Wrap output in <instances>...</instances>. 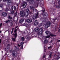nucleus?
<instances>
[{
	"label": "nucleus",
	"mask_w": 60,
	"mask_h": 60,
	"mask_svg": "<svg viewBox=\"0 0 60 60\" xmlns=\"http://www.w3.org/2000/svg\"><path fill=\"white\" fill-rule=\"evenodd\" d=\"M43 29L42 28H36L34 30V31L35 32H38L37 34L38 36H39L40 34L41 35H42L43 33Z\"/></svg>",
	"instance_id": "f257e3e1"
},
{
	"label": "nucleus",
	"mask_w": 60,
	"mask_h": 60,
	"mask_svg": "<svg viewBox=\"0 0 60 60\" xmlns=\"http://www.w3.org/2000/svg\"><path fill=\"white\" fill-rule=\"evenodd\" d=\"M51 24V22H50L49 21L47 22L46 23V24L45 25V27L46 28H47L48 27L50 26V25Z\"/></svg>",
	"instance_id": "f03ea898"
},
{
	"label": "nucleus",
	"mask_w": 60,
	"mask_h": 60,
	"mask_svg": "<svg viewBox=\"0 0 60 60\" xmlns=\"http://www.w3.org/2000/svg\"><path fill=\"white\" fill-rule=\"evenodd\" d=\"M29 9L27 8V9L26 10V12H25V18H27V17H28V12L29 11Z\"/></svg>",
	"instance_id": "7ed1b4c3"
},
{
	"label": "nucleus",
	"mask_w": 60,
	"mask_h": 60,
	"mask_svg": "<svg viewBox=\"0 0 60 60\" xmlns=\"http://www.w3.org/2000/svg\"><path fill=\"white\" fill-rule=\"evenodd\" d=\"M12 55L14 57H16L17 56V54L15 53V50H14L12 52Z\"/></svg>",
	"instance_id": "20e7f679"
},
{
	"label": "nucleus",
	"mask_w": 60,
	"mask_h": 60,
	"mask_svg": "<svg viewBox=\"0 0 60 60\" xmlns=\"http://www.w3.org/2000/svg\"><path fill=\"white\" fill-rule=\"evenodd\" d=\"M39 13L38 12L36 14H35V16H34L32 18L33 20H34L35 19H36L37 18V17L39 15Z\"/></svg>",
	"instance_id": "39448f33"
},
{
	"label": "nucleus",
	"mask_w": 60,
	"mask_h": 60,
	"mask_svg": "<svg viewBox=\"0 0 60 60\" xmlns=\"http://www.w3.org/2000/svg\"><path fill=\"white\" fill-rule=\"evenodd\" d=\"M20 14L22 17H24L25 15V16H26V14H25V13H24L21 11L20 12Z\"/></svg>",
	"instance_id": "423d86ee"
},
{
	"label": "nucleus",
	"mask_w": 60,
	"mask_h": 60,
	"mask_svg": "<svg viewBox=\"0 0 60 60\" xmlns=\"http://www.w3.org/2000/svg\"><path fill=\"white\" fill-rule=\"evenodd\" d=\"M27 22H28V23H30L32 22V19H27L26 20Z\"/></svg>",
	"instance_id": "0eeeda50"
},
{
	"label": "nucleus",
	"mask_w": 60,
	"mask_h": 60,
	"mask_svg": "<svg viewBox=\"0 0 60 60\" xmlns=\"http://www.w3.org/2000/svg\"><path fill=\"white\" fill-rule=\"evenodd\" d=\"M2 15L3 17H6L7 15V13L6 12H4L2 14Z\"/></svg>",
	"instance_id": "6e6552de"
},
{
	"label": "nucleus",
	"mask_w": 60,
	"mask_h": 60,
	"mask_svg": "<svg viewBox=\"0 0 60 60\" xmlns=\"http://www.w3.org/2000/svg\"><path fill=\"white\" fill-rule=\"evenodd\" d=\"M30 3L31 4H35V1L34 0H31L30 1Z\"/></svg>",
	"instance_id": "1a4fd4ad"
},
{
	"label": "nucleus",
	"mask_w": 60,
	"mask_h": 60,
	"mask_svg": "<svg viewBox=\"0 0 60 60\" xmlns=\"http://www.w3.org/2000/svg\"><path fill=\"white\" fill-rule=\"evenodd\" d=\"M38 24V21L36 20L34 22V25L35 26H37Z\"/></svg>",
	"instance_id": "9d476101"
},
{
	"label": "nucleus",
	"mask_w": 60,
	"mask_h": 60,
	"mask_svg": "<svg viewBox=\"0 0 60 60\" xmlns=\"http://www.w3.org/2000/svg\"><path fill=\"white\" fill-rule=\"evenodd\" d=\"M4 1H6L7 4H8L9 3H11V0H3Z\"/></svg>",
	"instance_id": "9b49d317"
},
{
	"label": "nucleus",
	"mask_w": 60,
	"mask_h": 60,
	"mask_svg": "<svg viewBox=\"0 0 60 60\" xmlns=\"http://www.w3.org/2000/svg\"><path fill=\"white\" fill-rule=\"evenodd\" d=\"M24 3H25L23 4L22 5V6L23 8H25L26 7V4H27L26 2H24Z\"/></svg>",
	"instance_id": "f8f14e48"
},
{
	"label": "nucleus",
	"mask_w": 60,
	"mask_h": 60,
	"mask_svg": "<svg viewBox=\"0 0 60 60\" xmlns=\"http://www.w3.org/2000/svg\"><path fill=\"white\" fill-rule=\"evenodd\" d=\"M24 26H26L27 28H29V26L28 25V24H26V23H25Z\"/></svg>",
	"instance_id": "ddd939ff"
},
{
	"label": "nucleus",
	"mask_w": 60,
	"mask_h": 60,
	"mask_svg": "<svg viewBox=\"0 0 60 60\" xmlns=\"http://www.w3.org/2000/svg\"><path fill=\"white\" fill-rule=\"evenodd\" d=\"M30 8L31 10H33V11H35L36 9H35V8H34L33 7H30Z\"/></svg>",
	"instance_id": "4468645a"
},
{
	"label": "nucleus",
	"mask_w": 60,
	"mask_h": 60,
	"mask_svg": "<svg viewBox=\"0 0 60 60\" xmlns=\"http://www.w3.org/2000/svg\"><path fill=\"white\" fill-rule=\"evenodd\" d=\"M12 9L13 11H14L16 10V7L14 6H13L12 7Z\"/></svg>",
	"instance_id": "2eb2a0df"
},
{
	"label": "nucleus",
	"mask_w": 60,
	"mask_h": 60,
	"mask_svg": "<svg viewBox=\"0 0 60 60\" xmlns=\"http://www.w3.org/2000/svg\"><path fill=\"white\" fill-rule=\"evenodd\" d=\"M48 40H47V39H45L44 40V43L45 44H47L48 43Z\"/></svg>",
	"instance_id": "dca6fc26"
},
{
	"label": "nucleus",
	"mask_w": 60,
	"mask_h": 60,
	"mask_svg": "<svg viewBox=\"0 0 60 60\" xmlns=\"http://www.w3.org/2000/svg\"><path fill=\"white\" fill-rule=\"evenodd\" d=\"M24 21V19H21L19 21V22L20 23H22V22H23Z\"/></svg>",
	"instance_id": "f3484780"
},
{
	"label": "nucleus",
	"mask_w": 60,
	"mask_h": 60,
	"mask_svg": "<svg viewBox=\"0 0 60 60\" xmlns=\"http://www.w3.org/2000/svg\"><path fill=\"white\" fill-rule=\"evenodd\" d=\"M50 32L49 31H47L45 32V33L46 34H50Z\"/></svg>",
	"instance_id": "a211bd4d"
},
{
	"label": "nucleus",
	"mask_w": 60,
	"mask_h": 60,
	"mask_svg": "<svg viewBox=\"0 0 60 60\" xmlns=\"http://www.w3.org/2000/svg\"><path fill=\"white\" fill-rule=\"evenodd\" d=\"M3 7H4L3 5L2 4H0V8H3Z\"/></svg>",
	"instance_id": "6ab92c4d"
},
{
	"label": "nucleus",
	"mask_w": 60,
	"mask_h": 60,
	"mask_svg": "<svg viewBox=\"0 0 60 60\" xmlns=\"http://www.w3.org/2000/svg\"><path fill=\"white\" fill-rule=\"evenodd\" d=\"M57 56H56V60H58V59L60 58V57L59 56H58V55H57Z\"/></svg>",
	"instance_id": "aec40b11"
},
{
	"label": "nucleus",
	"mask_w": 60,
	"mask_h": 60,
	"mask_svg": "<svg viewBox=\"0 0 60 60\" xmlns=\"http://www.w3.org/2000/svg\"><path fill=\"white\" fill-rule=\"evenodd\" d=\"M52 52H51L50 53V55H49V57L50 58H51V56H52Z\"/></svg>",
	"instance_id": "412c9836"
},
{
	"label": "nucleus",
	"mask_w": 60,
	"mask_h": 60,
	"mask_svg": "<svg viewBox=\"0 0 60 60\" xmlns=\"http://www.w3.org/2000/svg\"><path fill=\"white\" fill-rule=\"evenodd\" d=\"M16 38H12V40L13 41H16Z\"/></svg>",
	"instance_id": "4be33fe9"
},
{
	"label": "nucleus",
	"mask_w": 60,
	"mask_h": 60,
	"mask_svg": "<svg viewBox=\"0 0 60 60\" xmlns=\"http://www.w3.org/2000/svg\"><path fill=\"white\" fill-rule=\"evenodd\" d=\"M21 40L22 41H24V40H25V38L24 37H22L21 38Z\"/></svg>",
	"instance_id": "5701e85b"
},
{
	"label": "nucleus",
	"mask_w": 60,
	"mask_h": 60,
	"mask_svg": "<svg viewBox=\"0 0 60 60\" xmlns=\"http://www.w3.org/2000/svg\"><path fill=\"white\" fill-rule=\"evenodd\" d=\"M14 37L15 38H16L17 36V33H15L14 34Z\"/></svg>",
	"instance_id": "b1692460"
},
{
	"label": "nucleus",
	"mask_w": 60,
	"mask_h": 60,
	"mask_svg": "<svg viewBox=\"0 0 60 60\" xmlns=\"http://www.w3.org/2000/svg\"><path fill=\"white\" fill-rule=\"evenodd\" d=\"M56 8H57V9H59L60 8V5H59L58 6H57L56 7Z\"/></svg>",
	"instance_id": "393cba45"
},
{
	"label": "nucleus",
	"mask_w": 60,
	"mask_h": 60,
	"mask_svg": "<svg viewBox=\"0 0 60 60\" xmlns=\"http://www.w3.org/2000/svg\"><path fill=\"white\" fill-rule=\"evenodd\" d=\"M8 18L9 19H12V17L10 16H8Z\"/></svg>",
	"instance_id": "a878e982"
},
{
	"label": "nucleus",
	"mask_w": 60,
	"mask_h": 60,
	"mask_svg": "<svg viewBox=\"0 0 60 60\" xmlns=\"http://www.w3.org/2000/svg\"><path fill=\"white\" fill-rule=\"evenodd\" d=\"M44 13H43V15L44 16H48V15L46 14H44Z\"/></svg>",
	"instance_id": "bb28decb"
},
{
	"label": "nucleus",
	"mask_w": 60,
	"mask_h": 60,
	"mask_svg": "<svg viewBox=\"0 0 60 60\" xmlns=\"http://www.w3.org/2000/svg\"><path fill=\"white\" fill-rule=\"evenodd\" d=\"M10 48V44H9L7 45V48L9 49Z\"/></svg>",
	"instance_id": "cd10ccee"
},
{
	"label": "nucleus",
	"mask_w": 60,
	"mask_h": 60,
	"mask_svg": "<svg viewBox=\"0 0 60 60\" xmlns=\"http://www.w3.org/2000/svg\"><path fill=\"white\" fill-rule=\"evenodd\" d=\"M50 35H48V36H45V37L46 38H48L50 37Z\"/></svg>",
	"instance_id": "c85d7f7f"
},
{
	"label": "nucleus",
	"mask_w": 60,
	"mask_h": 60,
	"mask_svg": "<svg viewBox=\"0 0 60 60\" xmlns=\"http://www.w3.org/2000/svg\"><path fill=\"white\" fill-rule=\"evenodd\" d=\"M51 36V37H53V36H54V35L53 34H50H50H49Z\"/></svg>",
	"instance_id": "c756f323"
},
{
	"label": "nucleus",
	"mask_w": 60,
	"mask_h": 60,
	"mask_svg": "<svg viewBox=\"0 0 60 60\" xmlns=\"http://www.w3.org/2000/svg\"><path fill=\"white\" fill-rule=\"evenodd\" d=\"M29 35H27L26 36V39H29L28 38H29Z\"/></svg>",
	"instance_id": "7c9ffc66"
},
{
	"label": "nucleus",
	"mask_w": 60,
	"mask_h": 60,
	"mask_svg": "<svg viewBox=\"0 0 60 60\" xmlns=\"http://www.w3.org/2000/svg\"><path fill=\"white\" fill-rule=\"evenodd\" d=\"M10 21H11V20H8L7 21H5V22L6 23H8V22H10Z\"/></svg>",
	"instance_id": "2f4dec72"
},
{
	"label": "nucleus",
	"mask_w": 60,
	"mask_h": 60,
	"mask_svg": "<svg viewBox=\"0 0 60 60\" xmlns=\"http://www.w3.org/2000/svg\"><path fill=\"white\" fill-rule=\"evenodd\" d=\"M13 30H14V28H13L12 29V30L11 31V34H12L13 33Z\"/></svg>",
	"instance_id": "473e14b6"
},
{
	"label": "nucleus",
	"mask_w": 60,
	"mask_h": 60,
	"mask_svg": "<svg viewBox=\"0 0 60 60\" xmlns=\"http://www.w3.org/2000/svg\"><path fill=\"white\" fill-rule=\"evenodd\" d=\"M55 20H56V19H53L52 20H51V21L52 22H55Z\"/></svg>",
	"instance_id": "72a5a7b5"
},
{
	"label": "nucleus",
	"mask_w": 60,
	"mask_h": 60,
	"mask_svg": "<svg viewBox=\"0 0 60 60\" xmlns=\"http://www.w3.org/2000/svg\"><path fill=\"white\" fill-rule=\"evenodd\" d=\"M8 49L7 48H5V50L6 51H8Z\"/></svg>",
	"instance_id": "f704fd0d"
},
{
	"label": "nucleus",
	"mask_w": 60,
	"mask_h": 60,
	"mask_svg": "<svg viewBox=\"0 0 60 60\" xmlns=\"http://www.w3.org/2000/svg\"><path fill=\"white\" fill-rule=\"evenodd\" d=\"M21 45H23V44H24V42H22L21 43H20Z\"/></svg>",
	"instance_id": "c9c22d12"
},
{
	"label": "nucleus",
	"mask_w": 60,
	"mask_h": 60,
	"mask_svg": "<svg viewBox=\"0 0 60 60\" xmlns=\"http://www.w3.org/2000/svg\"><path fill=\"white\" fill-rule=\"evenodd\" d=\"M17 29H15L14 31V32L15 33H16V32H17Z\"/></svg>",
	"instance_id": "e433bc0d"
},
{
	"label": "nucleus",
	"mask_w": 60,
	"mask_h": 60,
	"mask_svg": "<svg viewBox=\"0 0 60 60\" xmlns=\"http://www.w3.org/2000/svg\"><path fill=\"white\" fill-rule=\"evenodd\" d=\"M11 14H14V11H11Z\"/></svg>",
	"instance_id": "4c0bfd02"
},
{
	"label": "nucleus",
	"mask_w": 60,
	"mask_h": 60,
	"mask_svg": "<svg viewBox=\"0 0 60 60\" xmlns=\"http://www.w3.org/2000/svg\"><path fill=\"white\" fill-rule=\"evenodd\" d=\"M52 48V46H50L48 48V49H51Z\"/></svg>",
	"instance_id": "58836bf2"
},
{
	"label": "nucleus",
	"mask_w": 60,
	"mask_h": 60,
	"mask_svg": "<svg viewBox=\"0 0 60 60\" xmlns=\"http://www.w3.org/2000/svg\"><path fill=\"white\" fill-rule=\"evenodd\" d=\"M9 11V9H8L6 8L5 10V11Z\"/></svg>",
	"instance_id": "ea45409f"
},
{
	"label": "nucleus",
	"mask_w": 60,
	"mask_h": 60,
	"mask_svg": "<svg viewBox=\"0 0 60 60\" xmlns=\"http://www.w3.org/2000/svg\"><path fill=\"white\" fill-rule=\"evenodd\" d=\"M23 48V45H22L21 46V49H22Z\"/></svg>",
	"instance_id": "a19ab883"
},
{
	"label": "nucleus",
	"mask_w": 60,
	"mask_h": 60,
	"mask_svg": "<svg viewBox=\"0 0 60 60\" xmlns=\"http://www.w3.org/2000/svg\"><path fill=\"white\" fill-rule=\"evenodd\" d=\"M17 12H16V13L15 14V16H17Z\"/></svg>",
	"instance_id": "79ce46f5"
},
{
	"label": "nucleus",
	"mask_w": 60,
	"mask_h": 60,
	"mask_svg": "<svg viewBox=\"0 0 60 60\" xmlns=\"http://www.w3.org/2000/svg\"><path fill=\"white\" fill-rule=\"evenodd\" d=\"M2 23H1L0 25V27H1V26H2Z\"/></svg>",
	"instance_id": "37998d69"
},
{
	"label": "nucleus",
	"mask_w": 60,
	"mask_h": 60,
	"mask_svg": "<svg viewBox=\"0 0 60 60\" xmlns=\"http://www.w3.org/2000/svg\"><path fill=\"white\" fill-rule=\"evenodd\" d=\"M2 42V40H1V39H0V44H1V42Z\"/></svg>",
	"instance_id": "c03bdc74"
},
{
	"label": "nucleus",
	"mask_w": 60,
	"mask_h": 60,
	"mask_svg": "<svg viewBox=\"0 0 60 60\" xmlns=\"http://www.w3.org/2000/svg\"><path fill=\"white\" fill-rule=\"evenodd\" d=\"M42 6H41V7H43L44 6L43 5H42Z\"/></svg>",
	"instance_id": "a18cd8bd"
},
{
	"label": "nucleus",
	"mask_w": 60,
	"mask_h": 60,
	"mask_svg": "<svg viewBox=\"0 0 60 60\" xmlns=\"http://www.w3.org/2000/svg\"><path fill=\"white\" fill-rule=\"evenodd\" d=\"M29 13L30 14H31V13H32V12H29Z\"/></svg>",
	"instance_id": "49530a36"
},
{
	"label": "nucleus",
	"mask_w": 60,
	"mask_h": 60,
	"mask_svg": "<svg viewBox=\"0 0 60 60\" xmlns=\"http://www.w3.org/2000/svg\"><path fill=\"white\" fill-rule=\"evenodd\" d=\"M45 11V9H44V10L43 11V12H44V11Z\"/></svg>",
	"instance_id": "de8ad7c7"
},
{
	"label": "nucleus",
	"mask_w": 60,
	"mask_h": 60,
	"mask_svg": "<svg viewBox=\"0 0 60 60\" xmlns=\"http://www.w3.org/2000/svg\"><path fill=\"white\" fill-rule=\"evenodd\" d=\"M45 55H44L43 56V58H45Z\"/></svg>",
	"instance_id": "09e8293b"
},
{
	"label": "nucleus",
	"mask_w": 60,
	"mask_h": 60,
	"mask_svg": "<svg viewBox=\"0 0 60 60\" xmlns=\"http://www.w3.org/2000/svg\"><path fill=\"white\" fill-rule=\"evenodd\" d=\"M18 26H16L15 28V29H16V28H17V27H18Z\"/></svg>",
	"instance_id": "8fccbe9b"
},
{
	"label": "nucleus",
	"mask_w": 60,
	"mask_h": 60,
	"mask_svg": "<svg viewBox=\"0 0 60 60\" xmlns=\"http://www.w3.org/2000/svg\"><path fill=\"white\" fill-rule=\"evenodd\" d=\"M42 37V38H42L43 39H44V37Z\"/></svg>",
	"instance_id": "3c124183"
},
{
	"label": "nucleus",
	"mask_w": 60,
	"mask_h": 60,
	"mask_svg": "<svg viewBox=\"0 0 60 60\" xmlns=\"http://www.w3.org/2000/svg\"><path fill=\"white\" fill-rule=\"evenodd\" d=\"M18 47H20V45H19V44H18Z\"/></svg>",
	"instance_id": "603ef678"
},
{
	"label": "nucleus",
	"mask_w": 60,
	"mask_h": 60,
	"mask_svg": "<svg viewBox=\"0 0 60 60\" xmlns=\"http://www.w3.org/2000/svg\"><path fill=\"white\" fill-rule=\"evenodd\" d=\"M58 31L59 32H60V29Z\"/></svg>",
	"instance_id": "864d4df0"
},
{
	"label": "nucleus",
	"mask_w": 60,
	"mask_h": 60,
	"mask_svg": "<svg viewBox=\"0 0 60 60\" xmlns=\"http://www.w3.org/2000/svg\"><path fill=\"white\" fill-rule=\"evenodd\" d=\"M58 1H59V2H60V0H58Z\"/></svg>",
	"instance_id": "5fc2aeb1"
},
{
	"label": "nucleus",
	"mask_w": 60,
	"mask_h": 60,
	"mask_svg": "<svg viewBox=\"0 0 60 60\" xmlns=\"http://www.w3.org/2000/svg\"><path fill=\"white\" fill-rule=\"evenodd\" d=\"M1 1H2V0H0V3L1 2Z\"/></svg>",
	"instance_id": "6e6d98bb"
},
{
	"label": "nucleus",
	"mask_w": 60,
	"mask_h": 60,
	"mask_svg": "<svg viewBox=\"0 0 60 60\" xmlns=\"http://www.w3.org/2000/svg\"><path fill=\"white\" fill-rule=\"evenodd\" d=\"M2 33V31H0V33Z\"/></svg>",
	"instance_id": "4d7b16f0"
},
{
	"label": "nucleus",
	"mask_w": 60,
	"mask_h": 60,
	"mask_svg": "<svg viewBox=\"0 0 60 60\" xmlns=\"http://www.w3.org/2000/svg\"><path fill=\"white\" fill-rule=\"evenodd\" d=\"M12 60H13V59H14V58H12Z\"/></svg>",
	"instance_id": "13d9d810"
},
{
	"label": "nucleus",
	"mask_w": 60,
	"mask_h": 60,
	"mask_svg": "<svg viewBox=\"0 0 60 60\" xmlns=\"http://www.w3.org/2000/svg\"><path fill=\"white\" fill-rule=\"evenodd\" d=\"M5 55H6H6H7V53H6Z\"/></svg>",
	"instance_id": "bf43d9fd"
},
{
	"label": "nucleus",
	"mask_w": 60,
	"mask_h": 60,
	"mask_svg": "<svg viewBox=\"0 0 60 60\" xmlns=\"http://www.w3.org/2000/svg\"><path fill=\"white\" fill-rule=\"evenodd\" d=\"M39 39H40L41 40V38H39Z\"/></svg>",
	"instance_id": "052dcab7"
},
{
	"label": "nucleus",
	"mask_w": 60,
	"mask_h": 60,
	"mask_svg": "<svg viewBox=\"0 0 60 60\" xmlns=\"http://www.w3.org/2000/svg\"><path fill=\"white\" fill-rule=\"evenodd\" d=\"M12 35H14V34H12Z\"/></svg>",
	"instance_id": "680f3d73"
},
{
	"label": "nucleus",
	"mask_w": 60,
	"mask_h": 60,
	"mask_svg": "<svg viewBox=\"0 0 60 60\" xmlns=\"http://www.w3.org/2000/svg\"><path fill=\"white\" fill-rule=\"evenodd\" d=\"M37 1H39V0H36Z\"/></svg>",
	"instance_id": "e2e57ef3"
},
{
	"label": "nucleus",
	"mask_w": 60,
	"mask_h": 60,
	"mask_svg": "<svg viewBox=\"0 0 60 60\" xmlns=\"http://www.w3.org/2000/svg\"><path fill=\"white\" fill-rule=\"evenodd\" d=\"M12 50H10V51H12Z\"/></svg>",
	"instance_id": "0e129e2a"
}]
</instances>
